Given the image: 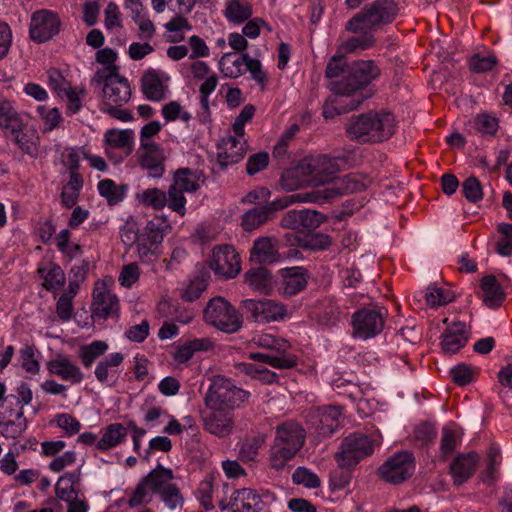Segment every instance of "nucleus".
I'll list each match as a JSON object with an SVG mask.
<instances>
[{
  "instance_id": "f257e3e1",
  "label": "nucleus",
  "mask_w": 512,
  "mask_h": 512,
  "mask_svg": "<svg viewBox=\"0 0 512 512\" xmlns=\"http://www.w3.org/2000/svg\"><path fill=\"white\" fill-rule=\"evenodd\" d=\"M395 130L394 116L389 112H369L350 118L346 131L350 139L376 143L389 139Z\"/></svg>"
},
{
  "instance_id": "f03ea898",
  "label": "nucleus",
  "mask_w": 512,
  "mask_h": 512,
  "mask_svg": "<svg viewBox=\"0 0 512 512\" xmlns=\"http://www.w3.org/2000/svg\"><path fill=\"white\" fill-rule=\"evenodd\" d=\"M305 441V430L294 421H287L277 426L274 443L270 449V466L275 470L285 467Z\"/></svg>"
},
{
  "instance_id": "7ed1b4c3",
  "label": "nucleus",
  "mask_w": 512,
  "mask_h": 512,
  "mask_svg": "<svg viewBox=\"0 0 512 512\" xmlns=\"http://www.w3.org/2000/svg\"><path fill=\"white\" fill-rule=\"evenodd\" d=\"M399 10V6L394 0H374L348 20L345 29L351 33L363 30L376 31L383 26L392 24L398 16Z\"/></svg>"
},
{
  "instance_id": "20e7f679",
  "label": "nucleus",
  "mask_w": 512,
  "mask_h": 512,
  "mask_svg": "<svg viewBox=\"0 0 512 512\" xmlns=\"http://www.w3.org/2000/svg\"><path fill=\"white\" fill-rule=\"evenodd\" d=\"M205 183L202 171L198 169L179 168L173 174L172 183L168 188L169 209L180 216L186 214L185 193H195Z\"/></svg>"
},
{
  "instance_id": "39448f33",
  "label": "nucleus",
  "mask_w": 512,
  "mask_h": 512,
  "mask_svg": "<svg viewBox=\"0 0 512 512\" xmlns=\"http://www.w3.org/2000/svg\"><path fill=\"white\" fill-rule=\"evenodd\" d=\"M248 397L249 392L238 388L231 380L217 376L205 394L204 403L208 409H230L233 412Z\"/></svg>"
},
{
  "instance_id": "423d86ee",
  "label": "nucleus",
  "mask_w": 512,
  "mask_h": 512,
  "mask_svg": "<svg viewBox=\"0 0 512 512\" xmlns=\"http://www.w3.org/2000/svg\"><path fill=\"white\" fill-rule=\"evenodd\" d=\"M170 230L171 225L165 216H154L146 223L136 243L141 261L149 262L159 257L160 245Z\"/></svg>"
},
{
  "instance_id": "0eeeda50",
  "label": "nucleus",
  "mask_w": 512,
  "mask_h": 512,
  "mask_svg": "<svg viewBox=\"0 0 512 512\" xmlns=\"http://www.w3.org/2000/svg\"><path fill=\"white\" fill-rule=\"evenodd\" d=\"M375 441L363 433H353L345 437L335 459L341 468H353L362 459L374 452Z\"/></svg>"
},
{
  "instance_id": "6e6552de",
  "label": "nucleus",
  "mask_w": 512,
  "mask_h": 512,
  "mask_svg": "<svg viewBox=\"0 0 512 512\" xmlns=\"http://www.w3.org/2000/svg\"><path fill=\"white\" fill-rule=\"evenodd\" d=\"M387 315V309L380 306L358 309L351 319L352 336L362 340L376 337L382 332Z\"/></svg>"
},
{
  "instance_id": "1a4fd4ad",
  "label": "nucleus",
  "mask_w": 512,
  "mask_h": 512,
  "mask_svg": "<svg viewBox=\"0 0 512 512\" xmlns=\"http://www.w3.org/2000/svg\"><path fill=\"white\" fill-rule=\"evenodd\" d=\"M204 320L207 324L226 333L237 332L242 320L236 309L224 298H212L204 309Z\"/></svg>"
},
{
  "instance_id": "9d476101",
  "label": "nucleus",
  "mask_w": 512,
  "mask_h": 512,
  "mask_svg": "<svg viewBox=\"0 0 512 512\" xmlns=\"http://www.w3.org/2000/svg\"><path fill=\"white\" fill-rule=\"evenodd\" d=\"M331 89L334 95L323 105V116L326 119L357 109L366 98L360 91L342 81L333 82Z\"/></svg>"
},
{
  "instance_id": "9b49d317",
  "label": "nucleus",
  "mask_w": 512,
  "mask_h": 512,
  "mask_svg": "<svg viewBox=\"0 0 512 512\" xmlns=\"http://www.w3.org/2000/svg\"><path fill=\"white\" fill-rule=\"evenodd\" d=\"M92 84H103L102 103L100 106L125 105L131 98V88L125 77L117 74H105L97 70L91 80Z\"/></svg>"
},
{
  "instance_id": "f8f14e48",
  "label": "nucleus",
  "mask_w": 512,
  "mask_h": 512,
  "mask_svg": "<svg viewBox=\"0 0 512 512\" xmlns=\"http://www.w3.org/2000/svg\"><path fill=\"white\" fill-rule=\"evenodd\" d=\"M415 467L416 461L413 453L400 451L386 459L378 469V476L387 483L398 485L413 475Z\"/></svg>"
},
{
  "instance_id": "ddd939ff",
  "label": "nucleus",
  "mask_w": 512,
  "mask_h": 512,
  "mask_svg": "<svg viewBox=\"0 0 512 512\" xmlns=\"http://www.w3.org/2000/svg\"><path fill=\"white\" fill-rule=\"evenodd\" d=\"M242 308L249 319L262 324L280 322L288 316L286 305L271 299H246L242 301Z\"/></svg>"
},
{
  "instance_id": "4468645a",
  "label": "nucleus",
  "mask_w": 512,
  "mask_h": 512,
  "mask_svg": "<svg viewBox=\"0 0 512 512\" xmlns=\"http://www.w3.org/2000/svg\"><path fill=\"white\" fill-rule=\"evenodd\" d=\"M173 479V471L161 465L160 474L154 483L156 495L169 510L182 509L185 498L180 488L172 482Z\"/></svg>"
},
{
  "instance_id": "2eb2a0df",
  "label": "nucleus",
  "mask_w": 512,
  "mask_h": 512,
  "mask_svg": "<svg viewBox=\"0 0 512 512\" xmlns=\"http://www.w3.org/2000/svg\"><path fill=\"white\" fill-rule=\"evenodd\" d=\"M210 268L220 278L231 279L240 272V259L231 245L215 247L209 262Z\"/></svg>"
},
{
  "instance_id": "dca6fc26",
  "label": "nucleus",
  "mask_w": 512,
  "mask_h": 512,
  "mask_svg": "<svg viewBox=\"0 0 512 512\" xmlns=\"http://www.w3.org/2000/svg\"><path fill=\"white\" fill-rule=\"evenodd\" d=\"M325 220V215L316 210H289L283 215L280 225L286 229L297 230L305 233L315 230Z\"/></svg>"
},
{
  "instance_id": "f3484780",
  "label": "nucleus",
  "mask_w": 512,
  "mask_h": 512,
  "mask_svg": "<svg viewBox=\"0 0 512 512\" xmlns=\"http://www.w3.org/2000/svg\"><path fill=\"white\" fill-rule=\"evenodd\" d=\"M380 68L373 60H359L347 68L346 75L341 80L348 86L360 91L380 76Z\"/></svg>"
},
{
  "instance_id": "a211bd4d",
  "label": "nucleus",
  "mask_w": 512,
  "mask_h": 512,
  "mask_svg": "<svg viewBox=\"0 0 512 512\" xmlns=\"http://www.w3.org/2000/svg\"><path fill=\"white\" fill-rule=\"evenodd\" d=\"M60 24L56 13L49 10L36 11L31 16L30 37L39 43L46 42L58 34Z\"/></svg>"
},
{
  "instance_id": "6ab92c4d",
  "label": "nucleus",
  "mask_w": 512,
  "mask_h": 512,
  "mask_svg": "<svg viewBox=\"0 0 512 512\" xmlns=\"http://www.w3.org/2000/svg\"><path fill=\"white\" fill-rule=\"evenodd\" d=\"M205 431L219 438L229 436L234 428V414L230 409H209L201 414Z\"/></svg>"
},
{
  "instance_id": "aec40b11",
  "label": "nucleus",
  "mask_w": 512,
  "mask_h": 512,
  "mask_svg": "<svg viewBox=\"0 0 512 512\" xmlns=\"http://www.w3.org/2000/svg\"><path fill=\"white\" fill-rule=\"evenodd\" d=\"M342 410L339 406L317 407L312 412L311 423L321 437L333 435L340 427Z\"/></svg>"
},
{
  "instance_id": "412c9836",
  "label": "nucleus",
  "mask_w": 512,
  "mask_h": 512,
  "mask_svg": "<svg viewBox=\"0 0 512 512\" xmlns=\"http://www.w3.org/2000/svg\"><path fill=\"white\" fill-rule=\"evenodd\" d=\"M312 186L322 185L338 172L335 159L327 155L306 157L303 159Z\"/></svg>"
},
{
  "instance_id": "4be33fe9",
  "label": "nucleus",
  "mask_w": 512,
  "mask_h": 512,
  "mask_svg": "<svg viewBox=\"0 0 512 512\" xmlns=\"http://www.w3.org/2000/svg\"><path fill=\"white\" fill-rule=\"evenodd\" d=\"M246 145L244 137H238L236 134L223 138L217 153V162L221 169L240 162L246 154Z\"/></svg>"
},
{
  "instance_id": "5701e85b",
  "label": "nucleus",
  "mask_w": 512,
  "mask_h": 512,
  "mask_svg": "<svg viewBox=\"0 0 512 512\" xmlns=\"http://www.w3.org/2000/svg\"><path fill=\"white\" fill-rule=\"evenodd\" d=\"M262 500L260 495L250 488L235 490L227 504L224 501L219 503L222 510L228 512H259L261 510Z\"/></svg>"
},
{
  "instance_id": "b1692460",
  "label": "nucleus",
  "mask_w": 512,
  "mask_h": 512,
  "mask_svg": "<svg viewBox=\"0 0 512 512\" xmlns=\"http://www.w3.org/2000/svg\"><path fill=\"white\" fill-rule=\"evenodd\" d=\"M479 455L476 452L460 453L450 463L449 473L453 485L459 487L466 483L475 473Z\"/></svg>"
},
{
  "instance_id": "393cba45",
  "label": "nucleus",
  "mask_w": 512,
  "mask_h": 512,
  "mask_svg": "<svg viewBox=\"0 0 512 512\" xmlns=\"http://www.w3.org/2000/svg\"><path fill=\"white\" fill-rule=\"evenodd\" d=\"M92 317L105 320L119 317V299L104 286L96 287L93 292Z\"/></svg>"
},
{
  "instance_id": "a878e982",
  "label": "nucleus",
  "mask_w": 512,
  "mask_h": 512,
  "mask_svg": "<svg viewBox=\"0 0 512 512\" xmlns=\"http://www.w3.org/2000/svg\"><path fill=\"white\" fill-rule=\"evenodd\" d=\"M280 273L282 280L278 292L283 297H293L306 288L308 274L303 267L284 268L281 269Z\"/></svg>"
},
{
  "instance_id": "bb28decb",
  "label": "nucleus",
  "mask_w": 512,
  "mask_h": 512,
  "mask_svg": "<svg viewBox=\"0 0 512 512\" xmlns=\"http://www.w3.org/2000/svg\"><path fill=\"white\" fill-rule=\"evenodd\" d=\"M139 165L147 170L152 178H161L165 173V155L162 147L158 145L140 146Z\"/></svg>"
},
{
  "instance_id": "cd10ccee",
  "label": "nucleus",
  "mask_w": 512,
  "mask_h": 512,
  "mask_svg": "<svg viewBox=\"0 0 512 512\" xmlns=\"http://www.w3.org/2000/svg\"><path fill=\"white\" fill-rule=\"evenodd\" d=\"M29 117L26 113L19 112L11 101L4 102L0 106V129L6 135L21 132L28 125Z\"/></svg>"
},
{
  "instance_id": "c85d7f7f",
  "label": "nucleus",
  "mask_w": 512,
  "mask_h": 512,
  "mask_svg": "<svg viewBox=\"0 0 512 512\" xmlns=\"http://www.w3.org/2000/svg\"><path fill=\"white\" fill-rule=\"evenodd\" d=\"M47 369L50 374L58 376L73 385L81 383L84 379V374L80 368L62 354H58L54 359L50 360L47 363Z\"/></svg>"
},
{
  "instance_id": "c756f323",
  "label": "nucleus",
  "mask_w": 512,
  "mask_h": 512,
  "mask_svg": "<svg viewBox=\"0 0 512 512\" xmlns=\"http://www.w3.org/2000/svg\"><path fill=\"white\" fill-rule=\"evenodd\" d=\"M446 330L442 335L441 346L446 353H456L464 347L468 341L466 324L461 321L449 323L445 318Z\"/></svg>"
},
{
  "instance_id": "7c9ffc66",
  "label": "nucleus",
  "mask_w": 512,
  "mask_h": 512,
  "mask_svg": "<svg viewBox=\"0 0 512 512\" xmlns=\"http://www.w3.org/2000/svg\"><path fill=\"white\" fill-rule=\"evenodd\" d=\"M161 464L151 470L145 477H143L136 488L134 489L131 497L128 500L130 507H137L149 504L153 500V495H156L154 483L160 474Z\"/></svg>"
},
{
  "instance_id": "2f4dec72",
  "label": "nucleus",
  "mask_w": 512,
  "mask_h": 512,
  "mask_svg": "<svg viewBox=\"0 0 512 512\" xmlns=\"http://www.w3.org/2000/svg\"><path fill=\"white\" fill-rule=\"evenodd\" d=\"M123 360L124 355L116 352L99 361L94 371L96 379L102 384L113 386L119 377L118 367Z\"/></svg>"
},
{
  "instance_id": "473e14b6",
  "label": "nucleus",
  "mask_w": 512,
  "mask_h": 512,
  "mask_svg": "<svg viewBox=\"0 0 512 512\" xmlns=\"http://www.w3.org/2000/svg\"><path fill=\"white\" fill-rule=\"evenodd\" d=\"M279 183L281 188L288 192L312 186L304 160H301L297 165L286 169L282 173Z\"/></svg>"
},
{
  "instance_id": "72a5a7b5",
  "label": "nucleus",
  "mask_w": 512,
  "mask_h": 512,
  "mask_svg": "<svg viewBox=\"0 0 512 512\" xmlns=\"http://www.w3.org/2000/svg\"><path fill=\"white\" fill-rule=\"evenodd\" d=\"M318 200L319 195L317 192H305L283 196L260 207L265 211L266 217L269 221L277 211H280L293 203L317 202Z\"/></svg>"
},
{
  "instance_id": "f704fd0d",
  "label": "nucleus",
  "mask_w": 512,
  "mask_h": 512,
  "mask_svg": "<svg viewBox=\"0 0 512 512\" xmlns=\"http://www.w3.org/2000/svg\"><path fill=\"white\" fill-rule=\"evenodd\" d=\"M318 200L319 195L317 192H305L283 196L260 207L265 211L266 217L269 221L277 211H280L293 203L317 202Z\"/></svg>"
},
{
  "instance_id": "c9c22d12",
  "label": "nucleus",
  "mask_w": 512,
  "mask_h": 512,
  "mask_svg": "<svg viewBox=\"0 0 512 512\" xmlns=\"http://www.w3.org/2000/svg\"><path fill=\"white\" fill-rule=\"evenodd\" d=\"M280 255L272 237H259L254 241L250 251V260L258 264L275 263Z\"/></svg>"
},
{
  "instance_id": "e433bc0d",
  "label": "nucleus",
  "mask_w": 512,
  "mask_h": 512,
  "mask_svg": "<svg viewBox=\"0 0 512 512\" xmlns=\"http://www.w3.org/2000/svg\"><path fill=\"white\" fill-rule=\"evenodd\" d=\"M482 300L490 309L499 308L505 300V292L494 275L484 276L480 281Z\"/></svg>"
},
{
  "instance_id": "4c0bfd02",
  "label": "nucleus",
  "mask_w": 512,
  "mask_h": 512,
  "mask_svg": "<svg viewBox=\"0 0 512 512\" xmlns=\"http://www.w3.org/2000/svg\"><path fill=\"white\" fill-rule=\"evenodd\" d=\"M38 274L43 280V287L51 292L60 290L65 284V274L62 268L53 263L46 262L39 266Z\"/></svg>"
},
{
  "instance_id": "58836bf2",
  "label": "nucleus",
  "mask_w": 512,
  "mask_h": 512,
  "mask_svg": "<svg viewBox=\"0 0 512 512\" xmlns=\"http://www.w3.org/2000/svg\"><path fill=\"white\" fill-rule=\"evenodd\" d=\"M244 281L252 290L262 294H269L272 290L271 272L262 266L246 271Z\"/></svg>"
},
{
  "instance_id": "ea45409f",
  "label": "nucleus",
  "mask_w": 512,
  "mask_h": 512,
  "mask_svg": "<svg viewBox=\"0 0 512 512\" xmlns=\"http://www.w3.org/2000/svg\"><path fill=\"white\" fill-rule=\"evenodd\" d=\"M253 14L252 5L247 0H227L224 16L228 22L242 24Z\"/></svg>"
},
{
  "instance_id": "a19ab883",
  "label": "nucleus",
  "mask_w": 512,
  "mask_h": 512,
  "mask_svg": "<svg viewBox=\"0 0 512 512\" xmlns=\"http://www.w3.org/2000/svg\"><path fill=\"white\" fill-rule=\"evenodd\" d=\"M127 430L121 423L108 425L102 437L97 441L96 448L101 451L110 450L125 441Z\"/></svg>"
},
{
  "instance_id": "79ce46f5",
  "label": "nucleus",
  "mask_w": 512,
  "mask_h": 512,
  "mask_svg": "<svg viewBox=\"0 0 512 512\" xmlns=\"http://www.w3.org/2000/svg\"><path fill=\"white\" fill-rule=\"evenodd\" d=\"M371 179L363 174L352 173L341 179L337 188L328 189L326 197L337 191V194L355 193L365 190L370 184Z\"/></svg>"
},
{
  "instance_id": "37998d69",
  "label": "nucleus",
  "mask_w": 512,
  "mask_h": 512,
  "mask_svg": "<svg viewBox=\"0 0 512 512\" xmlns=\"http://www.w3.org/2000/svg\"><path fill=\"white\" fill-rule=\"evenodd\" d=\"M249 54L235 57L232 53L224 54L219 61V69L224 77L238 78L245 73Z\"/></svg>"
},
{
  "instance_id": "c03bdc74",
  "label": "nucleus",
  "mask_w": 512,
  "mask_h": 512,
  "mask_svg": "<svg viewBox=\"0 0 512 512\" xmlns=\"http://www.w3.org/2000/svg\"><path fill=\"white\" fill-rule=\"evenodd\" d=\"M357 34L359 35L352 36L344 41L340 45L339 51L343 53H355L367 50L375 45L376 39L371 30H363Z\"/></svg>"
},
{
  "instance_id": "a18cd8bd",
  "label": "nucleus",
  "mask_w": 512,
  "mask_h": 512,
  "mask_svg": "<svg viewBox=\"0 0 512 512\" xmlns=\"http://www.w3.org/2000/svg\"><path fill=\"white\" fill-rule=\"evenodd\" d=\"M15 143L21 151L31 158H37L39 155V136L35 131H28L26 128L21 132L12 134Z\"/></svg>"
},
{
  "instance_id": "49530a36",
  "label": "nucleus",
  "mask_w": 512,
  "mask_h": 512,
  "mask_svg": "<svg viewBox=\"0 0 512 512\" xmlns=\"http://www.w3.org/2000/svg\"><path fill=\"white\" fill-rule=\"evenodd\" d=\"M142 92L147 99L151 101H160L164 98V86L159 76L150 71L143 75L141 79Z\"/></svg>"
},
{
  "instance_id": "de8ad7c7",
  "label": "nucleus",
  "mask_w": 512,
  "mask_h": 512,
  "mask_svg": "<svg viewBox=\"0 0 512 512\" xmlns=\"http://www.w3.org/2000/svg\"><path fill=\"white\" fill-rule=\"evenodd\" d=\"M209 272L201 271L197 276L192 278L189 283L182 288L181 297L186 302H193L198 299L207 287Z\"/></svg>"
},
{
  "instance_id": "09e8293b",
  "label": "nucleus",
  "mask_w": 512,
  "mask_h": 512,
  "mask_svg": "<svg viewBox=\"0 0 512 512\" xmlns=\"http://www.w3.org/2000/svg\"><path fill=\"white\" fill-rule=\"evenodd\" d=\"M109 346L107 342L95 340L79 348V359L85 368H89L100 356L104 355Z\"/></svg>"
},
{
  "instance_id": "8fccbe9b",
  "label": "nucleus",
  "mask_w": 512,
  "mask_h": 512,
  "mask_svg": "<svg viewBox=\"0 0 512 512\" xmlns=\"http://www.w3.org/2000/svg\"><path fill=\"white\" fill-rule=\"evenodd\" d=\"M15 419L0 421V433L5 438L15 439L22 435L27 428V421L24 417L22 407L15 413Z\"/></svg>"
},
{
  "instance_id": "3c124183",
  "label": "nucleus",
  "mask_w": 512,
  "mask_h": 512,
  "mask_svg": "<svg viewBox=\"0 0 512 512\" xmlns=\"http://www.w3.org/2000/svg\"><path fill=\"white\" fill-rule=\"evenodd\" d=\"M97 188L99 194L107 200L109 205L118 204L126 195V187L116 185L111 179L101 180Z\"/></svg>"
},
{
  "instance_id": "603ef678",
  "label": "nucleus",
  "mask_w": 512,
  "mask_h": 512,
  "mask_svg": "<svg viewBox=\"0 0 512 512\" xmlns=\"http://www.w3.org/2000/svg\"><path fill=\"white\" fill-rule=\"evenodd\" d=\"M138 200L145 206L152 207L155 210H162L165 206L169 207V194L158 188L144 190L137 195Z\"/></svg>"
},
{
  "instance_id": "864d4df0",
  "label": "nucleus",
  "mask_w": 512,
  "mask_h": 512,
  "mask_svg": "<svg viewBox=\"0 0 512 512\" xmlns=\"http://www.w3.org/2000/svg\"><path fill=\"white\" fill-rule=\"evenodd\" d=\"M134 131L131 129H109L104 134V141L111 148L130 147L134 142Z\"/></svg>"
},
{
  "instance_id": "5fc2aeb1",
  "label": "nucleus",
  "mask_w": 512,
  "mask_h": 512,
  "mask_svg": "<svg viewBox=\"0 0 512 512\" xmlns=\"http://www.w3.org/2000/svg\"><path fill=\"white\" fill-rule=\"evenodd\" d=\"M266 440V435L258 433L257 435L246 438L241 444L239 450V457L244 462L254 461L258 455L259 449L262 447Z\"/></svg>"
},
{
  "instance_id": "6e6d98bb",
  "label": "nucleus",
  "mask_w": 512,
  "mask_h": 512,
  "mask_svg": "<svg viewBox=\"0 0 512 512\" xmlns=\"http://www.w3.org/2000/svg\"><path fill=\"white\" fill-rule=\"evenodd\" d=\"M268 222L265 211L260 206L246 211L241 218V227L250 232Z\"/></svg>"
},
{
  "instance_id": "4d7b16f0",
  "label": "nucleus",
  "mask_w": 512,
  "mask_h": 512,
  "mask_svg": "<svg viewBox=\"0 0 512 512\" xmlns=\"http://www.w3.org/2000/svg\"><path fill=\"white\" fill-rule=\"evenodd\" d=\"M256 344L278 354H283L290 348V343L287 340L276 338L269 334L260 335L256 340Z\"/></svg>"
},
{
  "instance_id": "13d9d810",
  "label": "nucleus",
  "mask_w": 512,
  "mask_h": 512,
  "mask_svg": "<svg viewBox=\"0 0 512 512\" xmlns=\"http://www.w3.org/2000/svg\"><path fill=\"white\" fill-rule=\"evenodd\" d=\"M292 480L295 484L309 489L318 488L321 485L319 477L306 467H298L292 474Z\"/></svg>"
},
{
  "instance_id": "bf43d9fd",
  "label": "nucleus",
  "mask_w": 512,
  "mask_h": 512,
  "mask_svg": "<svg viewBox=\"0 0 512 512\" xmlns=\"http://www.w3.org/2000/svg\"><path fill=\"white\" fill-rule=\"evenodd\" d=\"M96 61L102 65H105L104 69H100L104 71L105 74H117L119 73V67L115 65L117 60V53L109 48L105 47L103 49H99L96 52Z\"/></svg>"
},
{
  "instance_id": "052dcab7",
  "label": "nucleus",
  "mask_w": 512,
  "mask_h": 512,
  "mask_svg": "<svg viewBox=\"0 0 512 512\" xmlns=\"http://www.w3.org/2000/svg\"><path fill=\"white\" fill-rule=\"evenodd\" d=\"M426 302L431 307L442 306L453 300V294L436 286H429L425 294Z\"/></svg>"
},
{
  "instance_id": "680f3d73",
  "label": "nucleus",
  "mask_w": 512,
  "mask_h": 512,
  "mask_svg": "<svg viewBox=\"0 0 512 512\" xmlns=\"http://www.w3.org/2000/svg\"><path fill=\"white\" fill-rule=\"evenodd\" d=\"M458 438L456 432L450 428H443L440 441V457L447 459L458 446Z\"/></svg>"
},
{
  "instance_id": "e2e57ef3",
  "label": "nucleus",
  "mask_w": 512,
  "mask_h": 512,
  "mask_svg": "<svg viewBox=\"0 0 512 512\" xmlns=\"http://www.w3.org/2000/svg\"><path fill=\"white\" fill-rule=\"evenodd\" d=\"M462 192L464 197L472 203H476L480 201L483 197L482 186L479 180L474 177H468L462 183Z\"/></svg>"
},
{
  "instance_id": "0e129e2a",
  "label": "nucleus",
  "mask_w": 512,
  "mask_h": 512,
  "mask_svg": "<svg viewBox=\"0 0 512 512\" xmlns=\"http://www.w3.org/2000/svg\"><path fill=\"white\" fill-rule=\"evenodd\" d=\"M140 232L136 222L133 219L127 220L119 231L122 243L127 247L135 245L140 237Z\"/></svg>"
},
{
  "instance_id": "69168bd1",
  "label": "nucleus",
  "mask_w": 512,
  "mask_h": 512,
  "mask_svg": "<svg viewBox=\"0 0 512 512\" xmlns=\"http://www.w3.org/2000/svg\"><path fill=\"white\" fill-rule=\"evenodd\" d=\"M37 110L44 122L45 132L54 130L63 120L58 108L48 109L45 106H39Z\"/></svg>"
},
{
  "instance_id": "338daca9",
  "label": "nucleus",
  "mask_w": 512,
  "mask_h": 512,
  "mask_svg": "<svg viewBox=\"0 0 512 512\" xmlns=\"http://www.w3.org/2000/svg\"><path fill=\"white\" fill-rule=\"evenodd\" d=\"M435 427L430 423H421L414 430V440L419 446H425L432 443L436 438Z\"/></svg>"
},
{
  "instance_id": "774afa93",
  "label": "nucleus",
  "mask_w": 512,
  "mask_h": 512,
  "mask_svg": "<svg viewBox=\"0 0 512 512\" xmlns=\"http://www.w3.org/2000/svg\"><path fill=\"white\" fill-rule=\"evenodd\" d=\"M497 63L496 57L493 54L481 56L474 54L469 60V66L472 71L476 73H483L490 71Z\"/></svg>"
}]
</instances>
